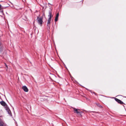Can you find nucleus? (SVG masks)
Returning a JSON list of instances; mask_svg holds the SVG:
<instances>
[{"instance_id": "obj_1", "label": "nucleus", "mask_w": 126, "mask_h": 126, "mask_svg": "<svg viewBox=\"0 0 126 126\" xmlns=\"http://www.w3.org/2000/svg\"><path fill=\"white\" fill-rule=\"evenodd\" d=\"M36 20L38 23L41 26L43 22L42 18L38 17L36 19Z\"/></svg>"}, {"instance_id": "obj_2", "label": "nucleus", "mask_w": 126, "mask_h": 126, "mask_svg": "<svg viewBox=\"0 0 126 126\" xmlns=\"http://www.w3.org/2000/svg\"><path fill=\"white\" fill-rule=\"evenodd\" d=\"M5 110L8 112V114L10 115L11 114V112L9 108L8 107V105H7L5 107Z\"/></svg>"}, {"instance_id": "obj_3", "label": "nucleus", "mask_w": 126, "mask_h": 126, "mask_svg": "<svg viewBox=\"0 0 126 126\" xmlns=\"http://www.w3.org/2000/svg\"><path fill=\"white\" fill-rule=\"evenodd\" d=\"M74 111V112L75 113H76L77 114L78 113H80V110L79 109H77L75 108H73Z\"/></svg>"}, {"instance_id": "obj_4", "label": "nucleus", "mask_w": 126, "mask_h": 126, "mask_svg": "<svg viewBox=\"0 0 126 126\" xmlns=\"http://www.w3.org/2000/svg\"><path fill=\"white\" fill-rule=\"evenodd\" d=\"M51 20V19H48L47 21V26L48 27L47 28V29L48 30H49L50 29V21Z\"/></svg>"}, {"instance_id": "obj_5", "label": "nucleus", "mask_w": 126, "mask_h": 126, "mask_svg": "<svg viewBox=\"0 0 126 126\" xmlns=\"http://www.w3.org/2000/svg\"><path fill=\"white\" fill-rule=\"evenodd\" d=\"M6 7H2L1 5L0 4V12L2 13V14H3V9L5 8Z\"/></svg>"}, {"instance_id": "obj_6", "label": "nucleus", "mask_w": 126, "mask_h": 126, "mask_svg": "<svg viewBox=\"0 0 126 126\" xmlns=\"http://www.w3.org/2000/svg\"><path fill=\"white\" fill-rule=\"evenodd\" d=\"M0 103L2 106L4 107L7 105L6 103L4 101H3L0 102Z\"/></svg>"}, {"instance_id": "obj_7", "label": "nucleus", "mask_w": 126, "mask_h": 126, "mask_svg": "<svg viewBox=\"0 0 126 126\" xmlns=\"http://www.w3.org/2000/svg\"><path fill=\"white\" fill-rule=\"evenodd\" d=\"M115 101L117 102L118 103L121 104H123V102L117 98H115Z\"/></svg>"}, {"instance_id": "obj_8", "label": "nucleus", "mask_w": 126, "mask_h": 126, "mask_svg": "<svg viewBox=\"0 0 126 126\" xmlns=\"http://www.w3.org/2000/svg\"><path fill=\"white\" fill-rule=\"evenodd\" d=\"M49 15L48 16L49 17L48 19H51V17L52 16V15L51 12L50 11H49L48 12Z\"/></svg>"}, {"instance_id": "obj_9", "label": "nucleus", "mask_w": 126, "mask_h": 126, "mask_svg": "<svg viewBox=\"0 0 126 126\" xmlns=\"http://www.w3.org/2000/svg\"><path fill=\"white\" fill-rule=\"evenodd\" d=\"M22 88L24 90V91L25 92H28V88L25 86H23Z\"/></svg>"}, {"instance_id": "obj_10", "label": "nucleus", "mask_w": 126, "mask_h": 126, "mask_svg": "<svg viewBox=\"0 0 126 126\" xmlns=\"http://www.w3.org/2000/svg\"><path fill=\"white\" fill-rule=\"evenodd\" d=\"M59 16V13H57L56 15L55 18V22L57 21H58V17Z\"/></svg>"}, {"instance_id": "obj_11", "label": "nucleus", "mask_w": 126, "mask_h": 126, "mask_svg": "<svg viewBox=\"0 0 126 126\" xmlns=\"http://www.w3.org/2000/svg\"><path fill=\"white\" fill-rule=\"evenodd\" d=\"M96 104L98 106L100 107V108H102V106H101V105H100L99 104Z\"/></svg>"}, {"instance_id": "obj_12", "label": "nucleus", "mask_w": 126, "mask_h": 126, "mask_svg": "<svg viewBox=\"0 0 126 126\" xmlns=\"http://www.w3.org/2000/svg\"><path fill=\"white\" fill-rule=\"evenodd\" d=\"M0 126H3V125L1 123H0Z\"/></svg>"}, {"instance_id": "obj_13", "label": "nucleus", "mask_w": 126, "mask_h": 126, "mask_svg": "<svg viewBox=\"0 0 126 126\" xmlns=\"http://www.w3.org/2000/svg\"><path fill=\"white\" fill-rule=\"evenodd\" d=\"M5 66L7 67V65L5 63Z\"/></svg>"}, {"instance_id": "obj_14", "label": "nucleus", "mask_w": 126, "mask_h": 126, "mask_svg": "<svg viewBox=\"0 0 126 126\" xmlns=\"http://www.w3.org/2000/svg\"><path fill=\"white\" fill-rule=\"evenodd\" d=\"M0 51H2V50L1 49H0Z\"/></svg>"}]
</instances>
